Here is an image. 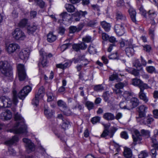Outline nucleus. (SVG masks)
Returning <instances> with one entry per match:
<instances>
[{"label":"nucleus","instance_id":"1","mask_svg":"<svg viewBox=\"0 0 158 158\" xmlns=\"http://www.w3.org/2000/svg\"><path fill=\"white\" fill-rule=\"evenodd\" d=\"M15 118L19 122L12 129L10 130V131L16 134L26 132L27 126L23 118L17 113L15 114Z\"/></svg>","mask_w":158,"mask_h":158},{"label":"nucleus","instance_id":"2","mask_svg":"<svg viewBox=\"0 0 158 158\" xmlns=\"http://www.w3.org/2000/svg\"><path fill=\"white\" fill-rule=\"evenodd\" d=\"M0 69L2 73L5 76L11 77L12 75V67L7 61L0 62Z\"/></svg>","mask_w":158,"mask_h":158},{"label":"nucleus","instance_id":"3","mask_svg":"<svg viewBox=\"0 0 158 158\" xmlns=\"http://www.w3.org/2000/svg\"><path fill=\"white\" fill-rule=\"evenodd\" d=\"M13 101L10 100V99L8 97L5 96L2 97L3 99L4 102V107H9L11 106L12 103L16 105L18 102V100L16 95V91L14 90L13 91Z\"/></svg>","mask_w":158,"mask_h":158},{"label":"nucleus","instance_id":"4","mask_svg":"<svg viewBox=\"0 0 158 158\" xmlns=\"http://www.w3.org/2000/svg\"><path fill=\"white\" fill-rule=\"evenodd\" d=\"M13 38L17 40H23L26 38V36L24 33L19 28L15 29L12 33Z\"/></svg>","mask_w":158,"mask_h":158},{"label":"nucleus","instance_id":"5","mask_svg":"<svg viewBox=\"0 0 158 158\" xmlns=\"http://www.w3.org/2000/svg\"><path fill=\"white\" fill-rule=\"evenodd\" d=\"M40 52L41 56L39 60L38 66L39 67L40 72V65H42L43 67L46 66L48 61L47 60V53L42 51H40Z\"/></svg>","mask_w":158,"mask_h":158},{"label":"nucleus","instance_id":"6","mask_svg":"<svg viewBox=\"0 0 158 158\" xmlns=\"http://www.w3.org/2000/svg\"><path fill=\"white\" fill-rule=\"evenodd\" d=\"M23 141L25 143L28 153L35 150V147L34 144L29 139H23Z\"/></svg>","mask_w":158,"mask_h":158},{"label":"nucleus","instance_id":"7","mask_svg":"<svg viewBox=\"0 0 158 158\" xmlns=\"http://www.w3.org/2000/svg\"><path fill=\"white\" fill-rule=\"evenodd\" d=\"M139 104L138 99L135 97L131 98L129 102H127V107L128 110H131L137 106Z\"/></svg>","mask_w":158,"mask_h":158},{"label":"nucleus","instance_id":"8","mask_svg":"<svg viewBox=\"0 0 158 158\" xmlns=\"http://www.w3.org/2000/svg\"><path fill=\"white\" fill-rule=\"evenodd\" d=\"M132 84L134 85L138 86L140 89V88L148 89L149 88L147 84L143 83L140 80L136 78L132 80Z\"/></svg>","mask_w":158,"mask_h":158},{"label":"nucleus","instance_id":"9","mask_svg":"<svg viewBox=\"0 0 158 158\" xmlns=\"http://www.w3.org/2000/svg\"><path fill=\"white\" fill-rule=\"evenodd\" d=\"M87 14L86 11H82L81 10L76 12L72 14V20L73 19L76 21H78L80 20L81 16L85 17V15Z\"/></svg>","mask_w":158,"mask_h":158},{"label":"nucleus","instance_id":"10","mask_svg":"<svg viewBox=\"0 0 158 158\" xmlns=\"http://www.w3.org/2000/svg\"><path fill=\"white\" fill-rule=\"evenodd\" d=\"M19 48V45L16 44L12 43L9 44L6 47V49L8 52L10 54L14 52L16 50Z\"/></svg>","mask_w":158,"mask_h":158},{"label":"nucleus","instance_id":"11","mask_svg":"<svg viewBox=\"0 0 158 158\" xmlns=\"http://www.w3.org/2000/svg\"><path fill=\"white\" fill-rule=\"evenodd\" d=\"M114 30L116 34L119 36L122 35L125 33L123 24H117L114 27Z\"/></svg>","mask_w":158,"mask_h":158},{"label":"nucleus","instance_id":"12","mask_svg":"<svg viewBox=\"0 0 158 158\" xmlns=\"http://www.w3.org/2000/svg\"><path fill=\"white\" fill-rule=\"evenodd\" d=\"M87 47V45L84 42H81L80 44H74L73 45V48L77 52L80 49L85 50L86 48Z\"/></svg>","mask_w":158,"mask_h":158},{"label":"nucleus","instance_id":"13","mask_svg":"<svg viewBox=\"0 0 158 158\" xmlns=\"http://www.w3.org/2000/svg\"><path fill=\"white\" fill-rule=\"evenodd\" d=\"M29 55V52L28 50L23 49L20 52L19 56L20 59L25 60L28 59Z\"/></svg>","mask_w":158,"mask_h":158},{"label":"nucleus","instance_id":"14","mask_svg":"<svg viewBox=\"0 0 158 158\" xmlns=\"http://www.w3.org/2000/svg\"><path fill=\"white\" fill-rule=\"evenodd\" d=\"M12 117L11 113L8 110H6L5 111L3 112L1 114V118L2 120H9Z\"/></svg>","mask_w":158,"mask_h":158},{"label":"nucleus","instance_id":"15","mask_svg":"<svg viewBox=\"0 0 158 158\" xmlns=\"http://www.w3.org/2000/svg\"><path fill=\"white\" fill-rule=\"evenodd\" d=\"M147 89L140 88V92L139 93V98L143 101L145 103H147L148 101V98L147 97L146 94L144 92V89Z\"/></svg>","mask_w":158,"mask_h":158},{"label":"nucleus","instance_id":"16","mask_svg":"<svg viewBox=\"0 0 158 158\" xmlns=\"http://www.w3.org/2000/svg\"><path fill=\"white\" fill-rule=\"evenodd\" d=\"M147 109V107L144 105H141L139 107V116L140 118L145 116Z\"/></svg>","mask_w":158,"mask_h":158},{"label":"nucleus","instance_id":"17","mask_svg":"<svg viewBox=\"0 0 158 158\" xmlns=\"http://www.w3.org/2000/svg\"><path fill=\"white\" fill-rule=\"evenodd\" d=\"M60 16L62 18L63 21H69V20H72L71 15L66 12L62 13Z\"/></svg>","mask_w":158,"mask_h":158},{"label":"nucleus","instance_id":"18","mask_svg":"<svg viewBox=\"0 0 158 158\" xmlns=\"http://www.w3.org/2000/svg\"><path fill=\"white\" fill-rule=\"evenodd\" d=\"M38 29L37 26L31 25L28 26L27 28V33L30 35H33V33Z\"/></svg>","mask_w":158,"mask_h":158},{"label":"nucleus","instance_id":"19","mask_svg":"<svg viewBox=\"0 0 158 158\" xmlns=\"http://www.w3.org/2000/svg\"><path fill=\"white\" fill-rule=\"evenodd\" d=\"M148 15L149 17L152 20V24H154L155 22L154 21V19L157 15L156 12L153 10H150L148 11Z\"/></svg>","mask_w":158,"mask_h":158},{"label":"nucleus","instance_id":"20","mask_svg":"<svg viewBox=\"0 0 158 158\" xmlns=\"http://www.w3.org/2000/svg\"><path fill=\"white\" fill-rule=\"evenodd\" d=\"M123 154L126 158H132V151L130 148L125 147L124 149Z\"/></svg>","mask_w":158,"mask_h":158},{"label":"nucleus","instance_id":"21","mask_svg":"<svg viewBox=\"0 0 158 158\" xmlns=\"http://www.w3.org/2000/svg\"><path fill=\"white\" fill-rule=\"evenodd\" d=\"M65 7L69 12L72 13L76 11V9L74 6L72 4L67 3L65 5Z\"/></svg>","mask_w":158,"mask_h":158},{"label":"nucleus","instance_id":"22","mask_svg":"<svg viewBox=\"0 0 158 158\" xmlns=\"http://www.w3.org/2000/svg\"><path fill=\"white\" fill-rule=\"evenodd\" d=\"M129 13L131 20L133 22L136 23V20L135 18L136 12L132 8L129 10Z\"/></svg>","mask_w":158,"mask_h":158},{"label":"nucleus","instance_id":"23","mask_svg":"<svg viewBox=\"0 0 158 158\" xmlns=\"http://www.w3.org/2000/svg\"><path fill=\"white\" fill-rule=\"evenodd\" d=\"M133 47H128L125 49V52L126 54L128 57L132 56L134 54V51Z\"/></svg>","mask_w":158,"mask_h":158},{"label":"nucleus","instance_id":"24","mask_svg":"<svg viewBox=\"0 0 158 158\" xmlns=\"http://www.w3.org/2000/svg\"><path fill=\"white\" fill-rule=\"evenodd\" d=\"M132 138H139L141 137V131L136 129H134L132 130Z\"/></svg>","mask_w":158,"mask_h":158},{"label":"nucleus","instance_id":"25","mask_svg":"<svg viewBox=\"0 0 158 158\" xmlns=\"http://www.w3.org/2000/svg\"><path fill=\"white\" fill-rule=\"evenodd\" d=\"M101 24L106 31H108L110 30V23L106 22L105 21H103L101 22Z\"/></svg>","mask_w":158,"mask_h":158},{"label":"nucleus","instance_id":"26","mask_svg":"<svg viewBox=\"0 0 158 158\" xmlns=\"http://www.w3.org/2000/svg\"><path fill=\"white\" fill-rule=\"evenodd\" d=\"M56 39V35H54L52 33H49L47 35V41L52 43L54 42Z\"/></svg>","mask_w":158,"mask_h":158},{"label":"nucleus","instance_id":"27","mask_svg":"<svg viewBox=\"0 0 158 158\" xmlns=\"http://www.w3.org/2000/svg\"><path fill=\"white\" fill-rule=\"evenodd\" d=\"M103 117L104 119L108 120H112L115 118L114 115L110 113H105L103 115Z\"/></svg>","mask_w":158,"mask_h":158},{"label":"nucleus","instance_id":"28","mask_svg":"<svg viewBox=\"0 0 158 158\" xmlns=\"http://www.w3.org/2000/svg\"><path fill=\"white\" fill-rule=\"evenodd\" d=\"M133 65L134 67L136 68L138 70H141L143 68L141 64L140 63V61L138 59H135L134 61Z\"/></svg>","mask_w":158,"mask_h":158},{"label":"nucleus","instance_id":"29","mask_svg":"<svg viewBox=\"0 0 158 158\" xmlns=\"http://www.w3.org/2000/svg\"><path fill=\"white\" fill-rule=\"evenodd\" d=\"M44 114L48 118H50L53 116V112L48 108H45L44 110Z\"/></svg>","mask_w":158,"mask_h":158},{"label":"nucleus","instance_id":"30","mask_svg":"<svg viewBox=\"0 0 158 158\" xmlns=\"http://www.w3.org/2000/svg\"><path fill=\"white\" fill-rule=\"evenodd\" d=\"M44 89L43 86H41L39 89L38 94H36V98H38V97L40 98H42L44 95Z\"/></svg>","mask_w":158,"mask_h":158},{"label":"nucleus","instance_id":"31","mask_svg":"<svg viewBox=\"0 0 158 158\" xmlns=\"http://www.w3.org/2000/svg\"><path fill=\"white\" fill-rule=\"evenodd\" d=\"M150 131L148 130L144 129L141 130V137H144L147 138L150 137Z\"/></svg>","mask_w":158,"mask_h":158},{"label":"nucleus","instance_id":"32","mask_svg":"<svg viewBox=\"0 0 158 158\" xmlns=\"http://www.w3.org/2000/svg\"><path fill=\"white\" fill-rule=\"evenodd\" d=\"M127 85V82L126 81L123 82H119L115 84V87L116 88H119L122 89L124 87L126 86Z\"/></svg>","mask_w":158,"mask_h":158},{"label":"nucleus","instance_id":"33","mask_svg":"<svg viewBox=\"0 0 158 158\" xmlns=\"http://www.w3.org/2000/svg\"><path fill=\"white\" fill-rule=\"evenodd\" d=\"M116 18L117 19H120L123 21H126L127 19L126 16L121 12H118L117 13Z\"/></svg>","mask_w":158,"mask_h":158},{"label":"nucleus","instance_id":"34","mask_svg":"<svg viewBox=\"0 0 158 158\" xmlns=\"http://www.w3.org/2000/svg\"><path fill=\"white\" fill-rule=\"evenodd\" d=\"M69 125H70V123L68 120L66 119L63 120L61 127L64 131L68 128Z\"/></svg>","mask_w":158,"mask_h":158},{"label":"nucleus","instance_id":"35","mask_svg":"<svg viewBox=\"0 0 158 158\" xmlns=\"http://www.w3.org/2000/svg\"><path fill=\"white\" fill-rule=\"evenodd\" d=\"M118 75L117 73H114L109 77V80L111 81H113L115 80L118 81H121V79L118 77Z\"/></svg>","mask_w":158,"mask_h":158},{"label":"nucleus","instance_id":"36","mask_svg":"<svg viewBox=\"0 0 158 158\" xmlns=\"http://www.w3.org/2000/svg\"><path fill=\"white\" fill-rule=\"evenodd\" d=\"M18 75L20 81H24L26 78V75L25 72H19Z\"/></svg>","mask_w":158,"mask_h":158},{"label":"nucleus","instance_id":"37","mask_svg":"<svg viewBox=\"0 0 158 158\" xmlns=\"http://www.w3.org/2000/svg\"><path fill=\"white\" fill-rule=\"evenodd\" d=\"M27 94H26L23 90H21L18 94V96L19 98L22 100H23L25 97L27 95Z\"/></svg>","mask_w":158,"mask_h":158},{"label":"nucleus","instance_id":"38","mask_svg":"<svg viewBox=\"0 0 158 158\" xmlns=\"http://www.w3.org/2000/svg\"><path fill=\"white\" fill-rule=\"evenodd\" d=\"M57 105L59 106L62 107L63 109L67 107V105L63 100H60L58 101Z\"/></svg>","mask_w":158,"mask_h":158},{"label":"nucleus","instance_id":"39","mask_svg":"<svg viewBox=\"0 0 158 158\" xmlns=\"http://www.w3.org/2000/svg\"><path fill=\"white\" fill-rule=\"evenodd\" d=\"M27 20L26 19H24L21 20L19 23V26L20 27H24L27 24Z\"/></svg>","mask_w":158,"mask_h":158},{"label":"nucleus","instance_id":"40","mask_svg":"<svg viewBox=\"0 0 158 158\" xmlns=\"http://www.w3.org/2000/svg\"><path fill=\"white\" fill-rule=\"evenodd\" d=\"M105 127V130L101 135V137L104 138L108 135L109 131L108 130V126L106 125L103 124Z\"/></svg>","mask_w":158,"mask_h":158},{"label":"nucleus","instance_id":"41","mask_svg":"<svg viewBox=\"0 0 158 158\" xmlns=\"http://www.w3.org/2000/svg\"><path fill=\"white\" fill-rule=\"evenodd\" d=\"M82 40L84 43H89L92 42L93 40L91 36L86 35L82 38Z\"/></svg>","mask_w":158,"mask_h":158},{"label":"nucleus","instance_id":"42","mask_svg":"<svg viewBox=\"0 0 158 158\" xmlns=\"http://www.w3.org/2000/svg\"><path fill=\"white\" fill-rule=\"evenodd\" d=\"M47 96L48 97L47 101L51 102L54 99V97L52 93L48 91L47 92Z\"/></svg>","mask_w":158,"mask_h":158},{"label":"nucleus","instance_id":"43","mask_svg":"<svg viewBox=\"0 0 158 158\" xmlns=\"http://www.w3.org/2000/svg\"><path fill=\"white\" fill-rule=\"evenodd\" d=\"M18 139H10L9 140L5 141V143L8 145H12L16 142H17L18 141Z\"/></svg>","mask_w":158,"mask_h":158},{"label":"nucleus","instance_id":"44","mask_svg":"<svg viewBox=\"0 0 158 158\" xmlns=\"http://www.w3.org/2000/svg\"><path fill=\"white\" fill-rule=\"evenodd\" d=\"M85 105L89 110L93 109L94 107V104L93 103L89 101H88L86 102Z\"/></svg>","mask_w":158,"mask_h":158},{"label":"nucleus","instance_id":"45","mask_svg":"<svg viewBox=\"0 0 158 158\" xmlns=\"http://www.w3.org/2000/svg\"><path fill=\"white\" fill-rule=\"evenodd\" d=\"M17 70L18 73L22 72H25L24 67L23 64H19L17 65Z\"/></svg>","mask_w":158,"mask_h":158},{"label":"nucleus","instance_id":"46","mask_svg":"<svg viewBox=\"0 0 158 158\" xmlns=\"http://www.w3.org/2000/svg\"><path fill=\"white\" fill-rule=\"evenodd\" d=\"M63 111L64 114L67 116H69L71 114L72 112L70 109L67 106L66 108H64Z\"/></svg>","mask_w":158,"mask_h":158},{"label":"nucleus","instance_id":"47","mask_svg":"<svg viewBox=\"0 0 158 158\" xmlns=\"http://www.w3.org/2000/svg\"><path fill=\"white\" fill-rule=\"evenodd\" d=\"M37 5L39 6L41 8H43L45 5L44 2L42 0H35Z\"/></svg>","mask_w":158,"mask_h":158},{"label":"nucleus","instance_id":"48","mask_svg":"<svg viewBox=\"0 0 158 158\" xmlns=\"http://www.w3.org/2000/svg\"><path fill=\"white\" fill-rule=\"evenodd\" d=\"M152 146L154 148L158 149V142L156 139H152Z\"/></svg>","mask_w":158,"mask_h":158},{"label":"nucleus","instance_id":"49","mask_svg":"<svg viewBox=\"0 0 158 158\" xmlns=\"http://www.w3.org/2000/svg\"><path fill=\"white\" fill-rule=\"evenodd\" d=\"M100 120V118L98 116H96L93 118L91 121L93 124H95L99 122Z\"/></svg>","mask_w":158,"mask_h":158},{"label":"nucleus","instance_id":"50","mask_svg":"<svg viewBox=\"0 0 158 158\" xmlns=\"http://www.w3.org/2000/svg\"><path fill=\"white\" fill-rule=\"evenodd\" d=\"M31 87L29 86H27L23 88L22 89L23 91L26 94H28L31 91Z\"/></svg>","mask_w":158,"mask_h":158},{"label":"nucleus","instance_id":"51","mask_svg":"<svg viewBox=\"0 0 158 158\" xmlns=\"http://www.w3.org/2000/svg\"><path fill=\"white\" fill-rule=\"evenodd\" d=\"M94 89L95 91H98L103 89V87L102 85H98L94 86Z\"/></svg>","mask_w":158,"mask_h":158},{"label":"nucleus","instance_id":"52","mask_svg":"<svg viewBox=\"0 0 158 158\" xmlns=\"http://www.w3.org/2000/svg\"><path fill=\"white\" fill-rule=\"evenodd\" d=\"M120 106L122 109H127L128 110V108L127 107V102H122L120 103Z\"/></svg>","mask_w":158,"mask_h":158},{"label":"nucleus","instance_id":"53","mask_svg":"<svg viewBox=\"0 0 158 158\" xmlns=\"http://www.w3.org/2000/svg\"><path fill=\"white\" fill-rule=\"evenodd\" d=\"M146 70L149 73H152L155 70V68L152 66H149L146 67Z\"/></svg>","mask_w":158,"mask_h":158},{"label":"nucleus","instance_id":"54","mask_svg":"<svg viewBox=\"0 0 158 158\" xmlns=\"http://www.w3.org/2000/svg\"><path fill=\"white\" fill-rule=\"evenodd\" d=\"M105 102H108L110 97V95L108 92H106L103 93L102 96Z\"/></svg>","mask_w":158,"mask_h":158},{"label":"nucleus","instance_id":"55","mask_svg":"<svg viewBox=\"0 0 158 158\" xmlns=\"http://www.w3.org/2000/svg\"><path fill=\"white\" fill-rule=\"evenodd\" d=\"M69 31L71 33H73L76 32H77V27L74 26H70L69 28Z\"/></svg>","mask_w":158,"mask_h":158},{"label":"nucleus","instance_id":"56","mask_svg":"<svg viewBox=\"0 0 158 158\" xmlns=\"http://www.w3.org/2000/svg\"><path fill=\"white\" fill-rule=\"evenodd\" d=\"M41 99V98H40L39 97H38L36 98L35 95V98L32 100V104L37 106L39 103V100Z\"/></svg>","mask_w":158,"mask_h":158},{"label":"nucleus","instance_id":"57","mask_svg":"<svg viewBox=\"0 0 158 158\" xmlns=\"http://www.w3.org/2000/svg\"><path fill=\"white\" fill-rule=\"evenodd\" d=\"M148 154L146 151H142L139 155V158H145L147 157Z\"/></svg>","mask_w":158,"mask_h":158},{"label":"nucleus","instance_id":"58","mask_svg":"<svg viewBox=\"0 0 158 158\" xmlns=\"http://www.w3.org/2000/svg\"><path fill=\"white\" fill-rule=\"evenodd\" d=\"M88 51L90 54H93L96 51L93 45H90L88 48Z\"/></svg>","mask_w":158,"mask_h":158},{"label":"nucleus","instance_id":"59","mask_svg":"<svg viewBox=\"0 0 158 158\" xmlns=\"http://www.w3.org/2000/svg\"><path fill=\"white\" fill-rule=\"evenodd\" d=\"M139 70H138V69H134L131 71V73L135 76H138L139 74Z\"/></svg>","mask_w":158,"mask_h":158},{"label":"nucleus","instance_id":"60","mask_svg":"<svg viewBox=\"0 0 158 158\" xmlns=\"http://www.w3.org/2000/svg\"><path fill=\"white\" fill-rule=\"evenodd\" d=\"M113 143H114V146L116 148V151L118 152H119L120 150V148L122 146V145L119 144L114 141H113Z\"/></svg>","mask_w":158,"mask_h":158},{"label":"nucleus","instance_id":"61","mask_svg":"<svg viewBox=\"0 0 158 158\" xmlns=\"http://www.w3.org/2000/svg\"><path fill=\"white\" fill-rule=\"evenodd\" d=\"M132 41L131 39H130L129 40H125V45L128 47H133V45L132 44Z\"/></svg>","mask_w":158,"mask_h":158},{"label":"nucleus","instance_id":"62","mask_svg":"<svg viewBox=\"0 0 158 158\" xmlns=\"http://www.w3.org/2000/svg\"><path fill=\"white\" fill-rule=\"evenodd\" d=\"M102 38L103 40L106 41L108 40L109 36L105 33H103L102 34Z\"/></svg>","mask_w":158,"mask_h":158},{"label":"nucleus","instance_id":"63","mask_svg":"<svg viewBox=\"0 0 158 158\" xmlns=\"http://www.w3.org/2000/svg\"><path fill=\"white\" fill-rule=\"evenodd\" d=\"M70 45V44H66L62 45L60 47L61 51L62 52L64 51L68 48Z\"/></svg>","mask_w":158,"mask_h":158},{"label":"nucleus","instance_id":"64","mask_svg":"<svg viewBox=\"0 0 158 158\" xmlns=\"http://www.w3.org/2000/svg\"><path fill=\"white\" fill-rule=\"evenodd\" d=\"M154 119L153 118L150 117H147L146 118V123L144 124H151L153 122Z\"/></svg>","mask_w":158,"mask_h":158}]
</instances>
